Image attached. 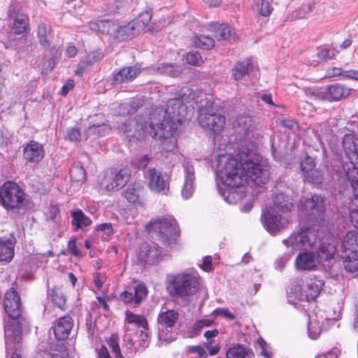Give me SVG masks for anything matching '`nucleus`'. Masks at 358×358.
Masks as SVG:
<instances>
[{
    "label": "nucleus",
    "instance_id": "nucleus-47",
    "mask_svg": "<svg viewBox=\"0 0 358 358\" xmlns=\"http://www.w3.org/2000/svg\"><path fill=\"white\" fill-rule=\"evenodd\" d=\"M48 33L49 31L48 30L46 24L43 23L38 24L37 35L41 45L43 47H48L50 45L48 38Z\"/></svg>",
    "mask_w": 358,
    "mask_h": 358
},
{
    "label": "nucleus",
    "instance_id": "nucleus-4",
    "mask_svg": "<svg viewBox=\"0 0 358 358\" xmlns=\"http://www.w3.org/2000/svg\"><path fill=\"white\" fill-rule=\"evenodd\" d=\"M146 228L156 236L162 247L167 252L177 249L180 244V230L173 216L154 218L146 225Z\"/></svg>",
    "mask_w": 358,
    "mask_h": 358
},
{
    "label": "nucleus",
    "instance_id": "nucleus-42",
    "mask_svg": "<svg viewBox=\"0 0 358 358\" xmlns=\"http://www.w3.org/2000/svg\"><path fill=\"white\" fill-rule=\"evenodd\" d=\"M193 43L196 47L206 50L211 49L215 45L214 39L205 35L195 36Z\"/></svg>",
    "mask_w": 358,
    "mask_h": 358
},
{
    "label": "nucleus",
    "instance_id": "nucleus-39",
    "mask_svg": "<svg viewBox=\"0 0 358 358\" xmlns=\"http://www.w3.org/2000/svg\"><path fill=\"white\" fill-rule=\"evenodd\" d=\"M72 224L76 229H80L84 227L90 226L92 224V220L88 217L81 210H76L71 213Z\"/></svg>",
    "mask_w": 358,
    "mask_h": 358
},
{
    "label": "nucleus",
    "instance_id": "nucleus-28",
    "mask_svg": "<svg viewBox=\"0 0 358 358\" xmlns=\"http://www.w3.org/2000/svg\"><path fill=\"white\" fill-rule=\"evenodd\" d=\"M14 238H0V262H9L14 256Z\"/></svg>",
    "mask_w": 358,
    "mask_h": 358
},
{
    "label": "nucleus",
    "instance_id": "nucleus-51",
    "mask_svg": "<svg viewBox=\"0 0 358 358\" xmlns=\"http://www.w3.org/2000/svg\"><path fill=\"white\" fill-rule=\"evenodd\" d=\"M96 231L103 233L102 237L106 239L114 233L113 225L110 223H103L96 226Z\"/></svg>",
    "mask_w": 358,
    "mask_h": 358
},
{
    "label": "nucleus",
    "instance_id": "nucleus-50",
    "mask_svg": "<svg viewBox=\"0 0 358 358\" xmlns=\"http://www.w3.org/2000/svg\"><path fill=\"white\" fill-rule=\"evenodd\" d=\"M102 56L101 54L98 51H93L89 53L85 59L82 60L83 64H86L87 66H91L96 62L101 60Z\"/></svg>",
    "mask_w": 358,
    "mask_h": 358
},
{
    "label": "nucleus",
    "instance_id": "nucleus-38",
    "mask_svg": "<svg viewBox=\"0 0 358 358\" xmlns=\"http://www.w3.org/2000/svg\"><path fill=\"white\" fill-rule=\"evenodd\" d=\"M110 127L105 124L90 126L86 131L87 138H96L108 135L110 132Z\"/></svg>",
    "mask_w": 358,
    "mask_h": 358
},
{
    "label": "nucleus",
    "instance_id": "nucleus-21",
    "mask_svg": "<svg viewBox=\"0 0 358 358\" xmlns=\"http://www.w3.org/2000/svg\"><path fill=\"white\" fill-rule=\"evenodd\" d=\"M320 263L317 255L313 252H301L295 259V266L299 271H313Z\"/></svg>",
    "mask_w": 358,
    "mask_h": 358
},
{
    "label": "nucleus",
    "instance_id": "nucleus-24",
    "mask_svg": "<svg viewBox=\"0 0 358 358\" xmlns=\"http://www.w3.org/2000/svg\"><path fill=\"white\" fill-rule=\"evenodd\" d=\"M141 73V70L136 66L122 68L114 75L113 83L118 85L133 81Z\"/></svg>",
    "mask_w": 358,
    "mask_h": 358
},
{
    "label": "nucleus",
    "instance_id": "nucleus-55",
    "mask_svg": "<svg viewBox=\"0 0 358 358\" xmlns=\"http://www.w3.org/2000/svg\"><path fill=\"white\" fill-rule=\"evenodd\" d=\"M339 52L338 50L334 49L332 51L327 48H323L322 49L318 55L320 58L323 59H331L336 57V54Z\"/></svg>",
    "mask_w": 358,
    "mask_h": 358
},
{
    "label": "nucleus",
    "instance_id": "nucleus-34",
    "mask_svg": "<svg viewBox=\"0 0 358 358\" xmlns=\"http://www.w3.org/2000/svg\"><path fill=\"white\" fill-rule=\"evenodd\" d=\"M252 67V64L250 59H247L242 62H238L232 70L231 76L236 80H241Z\"/></svg>",
    "mask_w": 358,
    "mask_h": 358
},
{
    "label": "nucleus",
    "instance_id": "nucleus-36",
    "mask_svg": "<svg viewBox=\"0 0 358 358\" xmlns=\"http://www.w3.org/2000/svg\"><path fill=\"white\" fill-rule=\"evenodd\" d=\"M317 250L318 251H316V253L320 262L333 259L336 252V247L331 243L319 244Z\"/></svg>",
    "mask_w": 358,
    "mask_h": 358
},
{
    "label": "nucleus",
    "instance_id": "nucleus-11",
    "mask_svg": "<svg viewBox=\"0 0 358 358\" xmlns=\"http://www.w3.org/2000/svg\"><path fill=\"white\" fill-rule=\"evenodd\" d=\"M171 292L175 296H188L196 294L199 287L197 277L192 274H178L169 278Z\"/></svg>",
    "mask_w": 358,
    "mask_h": 358
},
{
    "label": "nucleus",
    "instance_id": "nucleus-17",
    "mask_svg": "<svg viewBox=\"0 0 358 358\" xmlns=\"http://www.w3.org/2000/svg\"><path fill=\"white\" fill-rule=\"evenodd\" d=\"M148 289L143 283L134 286L132 290H125L120 294L121 300L126 304H134L138 306L148 295Z\"/></svg>",
    "mask_w": 358,
    "mask_h": 358
},
{
    "label": "nucleus",
    "instance_id": "nucleus-58",
    "mask_svg": "<svg viewBox=\"0 0 358 358\" xmlns=\"http://www.w3.org/2000/svg\"><path fill=\"white\" fill-rule=\"evenodd\" d=\"M306 17V11L303 8H299L293 11L287 18V20H296Z\"/></svg>",
    "mask_w": 358,
    "mask_h": 358
},
{
    "label": "nucleus",
    "instance_id": "nucleus-57",
    "mask_svg": "<svg viewBox=\"0 0 358 358\" xmlns=\"http://www.w3.org/2000/svg\"><path fill=\"white\" fill-rule=\"evenodd\" d=\"M219 315H222L230 320H234L235 318V316L232 313H231L227 308H217L214 310L213 312L212 313V316H213L214 318L217 317Z\"/></svg>",
    "mask_w": 358,
    "mask_h": 358
},
{
    "label": "nucleus",
    "instance_id": "nucleus-45",
    "mask_svg": "<svg viewBox=\"0 0 358 358\" xmlns=\"http://www.w3.org/2000/svg\"><path fill=\"white\" fill-rule=\"evenodd\" d=\"M235 34L234 29L228 25H219L215 37L218 40H228Z\"/></svg>",
    "mask_w": 358,
    "mask_h": 358
},
{
    "label": "nucleus",
    "instance_id": "nucleus-18",
    "mask_svg": "<svg viewBox=\"0 0 358 358\" xmlns=\"http://www.w3.org/2000/svg\"><path fill=\"white\" fill-rule=\"evenodd\" d=\"M145 178L148 182L149 187L153 191L164 192L169 189V183L167 177L155 169H149L145 173Z\"/></svg>",
    "mask_w": 358,
    "mask_h": 358
},
{
    "label": "nucleus",
    "instance_id": "nucleus-30",
    "mask_svg": "<svg viewBox=\"0 0 358 358\" xmlns=\"http://www.w3.org/2000/svg\"><path fill=\"white\" fill-rule=\"evenodd\" d=\"M329 101H338L348 97L350 94V90L341 84H335L327 87Z\"/></svg>",
    "mask_w": 358,
    "mask_h": 358
},
{
    "label": "nucleus",
    "instance_id": "nucleus-33",
    "mask_svg": "<svg viewBox=\"0 0 358 358\" xmlns=\"http://www.w3.org/2000/svg\"><path fill=\"white\" fill-rule=\"evenodd\" d=\"M120 122H122V124L117 127V129L120 131V132H122L127 134L128 138H140V136H138L136 134L139 126L135 120L128 119L124 121L120 120Z\"/></svg>",
    "mask_w": 358,
    "mask_h": 358
},
{
    "label": "nucleus",
    "instance_id": "nucleus-19",
    "mask_svg": "<svg viewBox=\"0 0 358 358\" xmlns=\"http://www.w3.org/2000/svg\"><path fill=\"white\" fill-rule=\"evenodd\" d=\"M323 282L319 280H310L304 287H301L296 293V297L301 301H314L319 296Z\"/></svg>",
    "mask_w": 358,
    "mask_h": 358
},
{
    "label": "nucleus",
    "instance_id": "nucleus-25",
    "mask_svg": "<svg viewBox=\"0 0 358 358\" xmlns=\"http://www.w3.org/2000/svg\"><path fill=\"white\" fill-rule=\"evenodd\" d=\"M256 129L254 117L243 113L238 116L236 119V129L240 134L246 136Z\"/></svg>",
    "mask_w": 358,
    "mask_h": 358
},
{
    "label": "nucleus",
    "instance_id": "nucleus-29",
    "mask_svg": "<svg viewBox=\"0 0 358 358\" xmlns=\"http://www.w3.org/2000/svg\"><path fill=\"white\" fill-rule=\"evenodd\" d=\"M153 70L161 75L172 78H178L182 73V69L180 66L167 62L158 64L153 67Z\"/></svg>",
    "mask_w": 358,
    "mask_h": 358
},
{
    "label": "nucleus",
    "instance_id": "nucleus-37",
    "mask_svg": "<svg viewBox=\"0 0 358 358\" xmlns=\"http://www.w3.org/2000/svg\"><path fill=\"white\" fill-rule=\"evenodd\" d=\"M28 17L24 14H17L14 19L11 31L17 35L23 34L26 32L28 27Z\"/></svg>",
    "mask_w": 358,
    "mask_h": 358
},
{
    "label": "nucleus",
    "instance_id": "nucleus-9",
    "mask_svg": "<svg viewBox=\"0 0 358 358\" xmlns=\"http://www.w3.org/2000/svg\"><path fill=\"white\" fill-rule=\"evenodd\" d=\"M342 258L345 270L350 273L358 271V232L348 231L342 243Z\"/></svg>",
    "mask_w": 358,
    "mask_h": 358
},
{
    "label": "nucleus",
    "instance_id": "nucleus-40",
    "mask_svg": "<svg viewBox=\"0 0 358 358\" xmlns=\"http://www.w3.org/2000/svg\"><path fill=\"white\" fill-rule=\"evenodd\" d=\"M151 19V12L145 10L139 14L136 19L132 20V22L140 34L145 30Z\"/></svg>",
    "mask_w": 358,
    "mask_h": 358
},
{
    "label": "nucleus",
    "instance_id": "nucleus-52",
    "mask_svg": "<svg viewBox=\"0 0 358 358\" xmlns=\"http://www.w3.org/2000/svg\"><path fill=\"white\" fill-rule=\"evenodd\" d=\"M186 60L189 64L193 66H200L203 63L202 58L198 52L187 53Z\"/></svg>",
    "mask_w": 358,
    "mask_h": 358
},
{
    "label": "nucleus",
    "instance_id": "nucleus-48",
    "mask_svg": "<svg viewBox=\"0 0 358 358\" xmlns=\"http://www.w3.org/2000/svg\"><path fill=\"white\" fill-rule=\"evenodd\" d=\"M140 192V188H136L134 186H129L125 191L124 196L129 202L135 203L139 199Z\"/></svg>",
    "mask_w": 358,
    "mask_h": 358
},
{
    "label": "nucleus",
    "instance_id": "nucleus-41",
    "mask_svg": "<svg viewBox=\"0 0 358 358\" xmlns=\"http://www.w3.org/2000/svg\"><path fill=\"white\" fill-rule=\"evenodd\" d=\"M338 76H343L346 78L358 80V72L355 71H343L341 68L332 67L328 69L326 71V77L333 78Z\"/></svg>",
    "mask_w": 358,
    "mask_h": 358
},
{
    "label": "nucleus",
    "instance_id": "nucleus-63",
    "mask_svg": "<svg viewBox=\"0 0 358 358\" xmlns=\"http://www.w3.org/2000/svg\"><path fill=\"white\" fill-rule=\"evenodd\" d=\"M187 352L189 353H196L199 357H202L205 354V349L201 345H192L187 348Z\"/></svg>",
    "mask_w": 358,
    "mask_h": 358
},
{
    "label": "nucleus",
    "instance_id": "nucleus-61",
    "mask_svg": "<svg viewBox=\"0 0 358 358\" xmlns=\"http://www.w3.org/2000/svg\"><path fill=\"white\" fill-rule=\"evenodd\" d=\"M68 251L73 256H79L80 255V250L77 248L76 238H72L68 243Z\"/></svg>",
    "mask_w": 358,
    "mask_h": 358
},
{
    "label": "nucleus",
    "instance_id": "nucleus-59",
    "mask_svg": "<svg viewBox=\"0 0 358 358\" xmlns=\"http://www.w3.org/2000/svg\"><path fill=\"white\" fill-rule=\"evenodd\" d=\"M106 281V277L105 275L99 273H95L93 274V282L95 285V287L98 289H101L103 287V283Z\"/></svg>",
    "mask_w": 358,
    "mask_h": 358
},
{
    "label": "nucleus",
    "instance_id": "nucleus-54",
    "mask_svg": "<svg viewBox=\"0 0 358 358\" xmlns=\"http://www.w3.org/2000/svg\"><path fill=\"white\" fill-rule=\"evenodd\" d=\"M80 132L78 128H70L66 131V138L72 142H77L80 138Z\"/></svg>",
    "mask_w": 358,
    "mask_h": 358
},
{
    "label": "nucleus",
    "instance_id": "nucleus-35",
    "mask_svg": "<svg viewBox=\"0 0 358 358\" xmlns=\"http://www.w3.org/2000/svg\"><path fill=\"white\" fill-rule=\"evenodd\" d=\"M148 327L146 329H142L136 332L132 333L134 341H135V352L137 350H143L149 345Z\"/></svg>",
    "mask_w": 358,
    "mask_h": 358
},
{
    "label": "nucleus",
    "instance_id": "nucleus-7",
    "mask_svg": "<svg viewBox=\"0 0 358 358\" xmlns=\"http://www.w3.org/2000/svg\"><path fill=\"white\" fill-rule=\"evenodd\" d=\"M147 327H148V321L143 315L134 314L130 310L125 312V334L123 337V341L126 354L131 355L135 353V348H136V346L135 345L132 333L139 328L146 329Z\"/></svg>",
    "mask_w": 358,
    "mask_h": 358
},
{
    "label": "nucleus",
    "instance_id": "nucleus-14",
    "mask_svg": "<svg viewBox=\"0 0 358 358\" xmlns=\"http://www.w3.org/2000/svg\"><path fill=\"white\" fill-rule=\"evenodd\" d=\"M298 208L301 213L309 220L319 222L324 218V199L321 196L315 194L309 199H301Z\"/></svg>",
    "mask_w": 358,
    "mask_h": 358
},
{
    "label": "nucleus",
    "instance_id": "nucleus-32",
    "mask_svg": "<svg viewBox=\"0 0 358 358\" xmlns=\"http://www.w3.org/2000/svg\"><path fill=\"white\" fill-rule=\"evenodd\" d=\"M323 317L318 318L317 315H313L309 317L308 324V334L312 339H317L322 331V323Z\"/></svg>",
    "mask_w": 358,
    "mask_h": 358
},
{
    "label": "nucleus",
    "instance_id": "nucleus-13",
    "mask_svg": "<svg viewBox=\"0 0 358 358\" xmlns=\"http://www.w3.org/2000/svg\"><path fill=\"white\" fill-rule=\"evenodd\" d=\"M25 194L16 183L7 181L0 188V201L7 209L20 208L24 201Z\"/></svg>",
    "mask_w": 358,
    "mask_h": 358
},
{
    "label": "nucleus",
    "instance_id": "nucleus-5",
    "mask_svg": "<svg viewBox=\"0 0 358 358\" xmlns=\"http://www.w3.org/2000/svg\"><path fill=\"white\" fill-rule=\"evenodd\" d=\"M196 103L198 104L199 124L215 134H220L225 125V117L217 114L218 106L214 103L212 96L199 92Z\"/></svg>",
    "mask_w": 358,
    "mask_h": 358
},
{
    "label": "nucleus",
    "instance_id": "nucleus-31",
    "mask_svg": "<svg viewBox=\"0 0 358 358\" xmlns=\"http://www.w3.org/2000/svg\"><path fill=\"white\" fill-rule=\"evenodd\" d=\"M227 358H255L252 350L237 344L227 351Z\"/></svg>",
    "mask_w": 358,
    "mask_h": 358
},
{
    "label": "nucleus",
    "instance_id": "nucleus-53",
    "mask_svg": "<svg viewBox=\"0 0 358 358\" xmlns=\"http://www.w3.org/2000/svg\"><path fill=\"white\" fill-rule=\"evenodd\" d=\"M305 176L308 181L314 184L321 183L322 180L320 172L316 169L313 170Z\"/></svg>",
    "mask_w": 358,
    "mask_h": 358
},
{
    "label": "nucleus",
    "instance_id": "nucleus-60",
    "mask_svg": "<svg viewBox=\"0 0 358 358\" xmlns=\"http://www.w3.org/2000/svg\"><path fill=\"white\" fill-rule=\"evenodd\" d=\"M159 257L160 255L158 253V250L155 248H150L148 250L145 262H154L158 260Z\"/></svg>",
    "mask_w": 358,
    "mask_h": 358
},
{
    "label": "nucleus",
    "instance_id": "nucleus-26",
    "mask_svg": "<svg viewBox=\"0 0 358 358\" xmlns=\"http://www.w3.org/2000/svg\"><path fill=\"white\" fill-rule=\"evenodd\" d=\"M40 358H69V355L64 343H56L51 344L48 351L41 352Z\"/></svg>",
    "mask_w": 358,
    "mask_h": 358
},
{
    "label": "nucleus",
    "instance_id": "nucleus-23",
    "mask_svg": "<svg viewBox=\"0 0 358 358\" xmlns=\"http://www.w3.org/2000/svg\"><path fill=\"white\" fill-rule=\"evenodd\" d=\"M293 201L292 196L287 193L277 192L273 196L274 206L278 210L285 213L291 212L294 208Z\"/></svg>",
    "mask_w": 358,
    "mask_h": 358
},
{
    "label": "nucleus",
    "instance_id": "nucleus-62",
    "mask_svg": "<svg viewBox=\"0 0 358 358\" xmlns=\"http://www.w3.org/2000/svg\"><path fill=\"white\" fill-rule=\"evenodd\" d=\"M323 100V101H329V93H328V89H317L316 88V94L315 100Z\"/></svg>",
    "mask_w": 358,
    "mask_h": 358
},
{
    "label": "nucleus",
    "instance_id": "nucleus-1",
    "mask_svg": "<svg viewBox=\"0 0 358 358\" xmlns=\"http://www.w3.org/2000/svg\"><path fill=\"white\" fill-rule=\"evenodd\" d=\"M182 94L181 98L169 99L165 110L157 108L152 111L150 118V130L146 125L141 127L154 138L159 139L162 143L163 149L167 152L173 151L176 148L175 134L186 110L183 101H196V92L188 87L182 89Z\"/></svg>",
    "mask_w": 358,
    "mask_h": 358
},
{
    "label": "nucleus",
    "instance_id": "nucleus-43",
    "mask_svg": "<svg viewBox=\"0 0 358 358\" xmlns=\"http://www.w3.org/2000/svg\"><path fill=\"white\" fill-rule=\"evenodd\" d=\"M254 9L259 15L264 17H268L271 15L273 8L267 0H256Z\"/></svg>",
    "mask_w": 358,
    "mask_h": 358
},
{
    "label": "nucleus",
    "instance_id": "nucleus-16",
    "mask_svg": "<svg viewBox=\"0 0 358 358\" xmlns=\"http://www.w3.org/2000/svg\"><path fill=\"white\" fill-rule=\"evenodd\" d=\"M179 318V314L174 310H169L162 311L158 316V322L162 328H172L177 322ZM159 338L166 342H171L175 339L173 334H168L164 332L163 329H160L159 331Z\"/></svg>",
    "mask_w": 358,
    "mask_h": 358
},
{
    "label": "nucleus",
    "instance_id": "nucleus-44",
    "mask_svg": "<svg viewBox=\"0 0 358 358\" xmlns=\"http://www.w3.org/2000/svg\"><path fill=\"white\" fill-rule=\"evenodd\" d=\"M70 177L72 181L83 182L86 180V172L83 166L78 165L73 166L70 169Z\"/></svg>",
    "mask_w": 358,
    "mask_h": 358
},
{
    "label": "nucleus",
    "instance_id": "nucleus-56",
    "mask_svg": "<svg viewBox=\"0 0 358 358\" xmlns=\"http://www.w3.org/2000/svg\"><path fill=\"white\" fill-rule=\"evenodd\" d=\"M136 111V108L130 103H122L119 106V113L121 115L125 114H132Z\"/></svg>",
    "mask_w": 358,
    "mask_h": 358
},
{
    "label": "nucleus",
    "instance_id": "nucleus-46",
    "mask_svg": "<svg viewBox=\"0 0 358 358\" xmlns=\"http://www.w3.org/2000/svg\"><path fill=\"white\" fill-rule=\"evenodd\" d=\"M52 301L61 310H64L66 307V298L59 289H53L52 290Z\"/></svg>",
    "mask_w": 358,
    "mask_h": 358
},
{
    "label": "nucleus",
    "instance_id": "nucleus-10",
    "mask_svg": "<svg viewBox=\"0 0 358 358\" xmlns=\"http://www.w3.org/2000/svg\"><path fill=\"white\" fill-rule=\"evenodd\" d=\"M90 27L92 29L97 28L98 31L106 33L119 41L129 40L139 34L132 21L124 27H120L110 21H100L98 24L92 23Z\"/></svg>",
    "mask_w": 358,
    "mask_h": 358
},
{
    "label": "nucleus",
    "instance_id": "nucleus-6",
    "mask_svg": "<svg viewBox=\"0 0 358 358\" xmlns=\"http://www.w3.org/2000/svg\"><path fill=\"white\" fill-rule=\"evenodd\" d=\"M3 306L6 313L11 320L5 326L6 343L10 345L13 342H20L22 332V327L17 320L22 314L20 298L14 288L6 292Z\"/></svg>",
    "mask_w": 358,
    "mask_h": 358
},
{
    "label": "nucleus",
    "instance_id": "nucleus-2",
    "mask_svg": "<svg viewBox=\"0 0 358 358\" xmlns=\"http://www.w3.org/2000/svg\"><path fill=\"white\" fill-rule=\"evenodd\" d=\"M217 169L223 183L231 188L252 182L260 185L269 180L268 169L261 164L259 155L252 151L243 152L237 158L221 156Z\"/></svg>",
    "mask_w": 358,
    "mask_h": 358
},
{
    "label": "nucleus",
    "instance_id": "nucleus-64",
    "mask_svg": "<svg viewBox=\"0 0 358 358\" xmlns=\"http://www.w3.org/2000/svg\"><path fill=\"white\" fill-rule=\"evenodd\" d=\"M97 358H111L107 348L101 345L100 348L96 349Z\"/></svg>",
    "mask_w": 358,
    "mask_h": 358
},
{
    "label": "nucleus",
    "instance_id": "nucleus-20",
    "mask_svg": "<svg viewBox=\"0 0 358 358\" xmlns=\"http://www.w3.org/2000/svg\"><path fill=\"white\" fill-rule=\"evenodd\" d=\"M44 155L43 145L38 141L31 140L23 146V157L29 163H38Z\"/></svg>",
    "mask_w": 358,
    "mask_h": 358
},
{
    "label": "nucleus",
    "instance_id": "nucleus-12",
    "mask_svg": "<svg viewBox=\"0 0 358 358\" xmlns=\"http://www.w3.org/2000/svg\"><path fill=\"white\" fill-rule=\"evenodd\" d=\"M130 178L129 170L111 169L103 173L99 179V184L101 191L109 193L116 192L124 187Z\"/></svg>",
    "mask_w": 358,
    "mask_h": 358
},
{
    "label": "nucleus",
    "instance_id": "nucleus-3",
    "mask_svg": "<svg viewBox=\"0 0 358 358\" xmlns=\"http://www.w3.org/2000/svg\"><path fill=\"white\" fill-rule=\"evenodd\" d=\"M343 147L349 162L342 164L343 173L350 182L353 198L350 205V217L358 228V138L352 134H345L343 138Z\"/></svg>",
    "mask_w": 358,
    "mask_h": 358
},
{
    "label": "nucleus",
    "instance_id": "nucleus-49",
    "mask_svg": "<svg viewBox=\"0 0 358 358\" xmlns=\"http://www.w3.org/2000/svg\"><path fill=\"white\" fill-rule=\"evenodd\" d=\"M315 166V164L314 159L309 156L305 157L301 162V169L305 176L314 170Z\"/></svg>",
    "mask_w": 358,
    "mask_h": 358
},
{
    "label": "nucleus",
    "instance_id": "nucleus-8",
    "mask_svg": "<svg viewBox=\"0 0 358 358\" xmlns=\"http://www.w3.org/2000/svg\"><path fill=\"white\" fill-rule=\"evenodd\" d=\"M319 243L317 231L311 227L301 229L297 234H291L288 238L283 240V243L294 250H317Z\"/></svg>",
    "mask_w": 358,
    "mask_h": 358
},
{
    "label": "nucleus",
    "instance_id": "nucleus-22",
    "mask_svg": "<svg viewBox=\"0 0 358 358\" xmlns=\"http://www.w3.org/2000/svg\"><path fill=\"white\" fill-rule=\"evenodd\" d=\"M73 325V320L69 316L57 319L54 324L53 331L57 340L63 341L67 338Z\"/></svg>",
    "mask_w": 358,
    "mask_h": 358
},
{
    "label": "nucleus",
    "instance_id": "nucleus-15",
    "mask_svg": "<svg viewBox=\"0 0 358 358\" xmlns=\"http://www.w3.org/2000/svg\"><path fill=\"white\" fill-rule=\"evenodd\" d=\"M262 220L267 231L272 234L287 228L290 223V217L277 215L271 208H266L262 211Z\"/></svg>",
    "mask_w": 358,
    "mask_h": 358
},
{
    "label": "nucleus",
    "instance_id": "nucleus-27",
    "mask_svg": "<svg viewBox=\"0 0 358 358\" xmlns=\"http://www.w3.org/2000/svg\"><path fill=\"white\" fill-rule=\"evenodd\" d=\"M185 180L182 189V195L189 199L194 192V169L192 165L187 164L185 167Z\"/></svg>",
    "mask_w": 358,
    "mask_h": 358
}]
</instances>
